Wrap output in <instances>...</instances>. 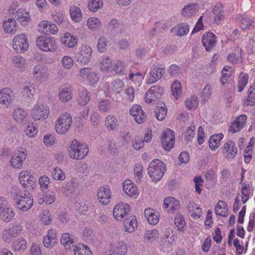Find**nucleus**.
<instances>
[{
  "instance_id": "nucleus-1",
  "label": "nucleus",
  "mask_w": 255,
  "mask_h": 255,
  "mask_svg": "<svg viewBox=\"0 0 255 255\" xmlns=\"http://www.w3.org/2000/svg\"><path fill=\"white\" fill-rule=\"evenodd\" d=\"M166 168L165 164L162 161L159 159H154L148 166V173L152 180L157 182L163 177Z\"/></svg>"
},
{
  "instance_id": "nucleus-2",
  "label": "nucleus",
  "mask_w": 255,
  "mask_h": 255,
  "mask_svg": "<svg viewBox=\"0 0 255 255\" xmlns=\"http://www.w3.org/2000/svg\"><path fill=\"white\" fill-rule=\"evenodd\" d=\"M69 155L71 158L75 159H82L86 157L89 148L86 144L81 143L76 139L72 140L69 148Z\"/></svg>"
},
{
  "instance_id": "nucleus-3",
  "label": "nucleus",
  "mask_w": 255,
  "mask_h": 255,
  "mask_svg": "<svg viewBox=\"0 0 255 255\" xmlns=\"http://www.w3.org/2000/svg\"><path fill=\"white\" fill-rule=\"evenodd\" d=\"M36 46L44 52H54L57 49V45L54 38L40 36L36 39Z\"/></svg>"
},
{
  "instance_id": "nucleus-4",
  "label": "nucleus",
  "mask_w": 255,
  "mask_h": 255,
  "mask_svg": "<svg viewBox=\"0 0 255 255\" xmlns=\"http://www.w3.org/2000/svg\"><path fill=\"white\" fill-rule=\"evenodd\" d=\"M72 123V117L68 113L61 114L55 123V129L58 134H65L69 130Z\"/></svg>"
},
{
  "instance_id": "nucleus-5",
  "label": "nucleus",
  "mask_w": 255,
  "mask_h": 255,
  "mask_svg": "<svg viewBox=\"0 0 255 255\" xmlns=\"http://www.w3.org/2000/svg\"><path fill=\"white\" fill-rule=\"evenodd\" d=\"M16 206L18 209L26 211L33 205V198L28 192H18L16 193Z\"/></svg>"
},
{
  "instance_id": "nucleus-6",
  "label": "nucleus",
  "mask_w": 255,
  "mask_h": 255,
  "mask_svg": "<svg viewBox=\"0 0 255 255\" xmlns=\"http://www.w3.org/2000/svg\"><path fill=\"white\" fill-rule=\"evenodd\" d=\"M92 53V49L90 46L82 45L75 54V60L80 64L86 65L90 61Z\"/></svg>"
},
{
  "instance_id": "nucleus-7",
  "label": "nucleus",
  "mask_w": 255,
  "mask_h": 255,
  "mask_svg": "<svg viewBox=\"0 0 255 255\" xmlns=\"http://www.w3.org/2000/svg\"><path fill=\"white\" fill-rule=\"evenodd\" d=\"M12 46L17 52H23L29 47L26 36L24 34H17L13 39Z\"/></svg>"
},
{
  "instance_id": "nucleus-8",
  "label": "nucleus",
  "mask_w": 255,
  "mask_h": 255,
  "mask_svg": "<svg viewBox=\"0 0 255 255\" xmlns=\"http://www.w3.org/2000/svg\"><path fill=\"white\" fill-rule=\"evenodd\" d=\"M49 109L43 105H35L31 111V117L34 121H43L48 116Z\"/></svg>"
},
{
  "instance_id": "nucleus-9",
  "label": "nucleus",
  "mask_w": 255,
  "mask_h": 255,
  "mask_svg": "<svg viewBox=\"0 0 255 255\" xmlns=\"http://www.w3.org/2000/svg\"><path fill=\"white\" fill-rule=\"evenodd\" d=\"M27 157L25 151L19 149L15 151L10 160V164L12 167L15 169H20L22 167L23 161Z\"/></svg>"
},
{
  "instance_id": "nucleus-10",
  "label": "nucleus",
  "mask_w": 255,
  "mask_h": 255,
  "mask_svg": "<svg viewBox=\"0 0 255 255\" xmlns=\"http://www.w3.org/2000/svg\"><path fill=\"white\" fill-rule=\"evenodd\" d=\"M32 75L36 81L42 82L48 78V69L42 64H37L33 68Z\"/></svg>"
},
{
  "instance_id": "nucleus-11",
  "label": "nucleus",
  "mask_w": 255,
  "mask_h": 255,
  "mask_svg": "<svg viewBox=\"0 0 255 255\" xmlns=\"http://www.w3.org/2000/svg\"><path fill=\"white\" fill-rule=\"evenodd\" d=\"M175 136L173 130L167 129L162 134L161 138V142L163 148L166 150L172 149L174 144Z\"/></svg>"
},
{
  "instance_id": "nucleus-12",
  "label": "nucleus",
  "mask_w": 255,
  "mask_h": 255,
  "mask_svg": "<svg viewBox=\"0 0 255 255\" xmlns=\"http://www.w3.org/2000/svg\"><path fill=\"white\" fill-rule=\"evenodd\" d=\"M22 231V227L20 224L13 226L11 228L3 230L2 238L5 242H10L12 238L16 237Z\"/></svg>"
},
{
  "instance_id": "nucleus-13",
  "label": "nucleus",
  "mask_w": 255,
  "mask_h": 255,
  "mask_svg": "<svg viewBox=\"0 0 255 255\" xmlns=\"http://www.w3.org/2000/svg\"><path fill=\"white\" fill-rule=\"evenodd\" d=\"M19 180L20 183L24 187L28 188L30 187L33 189L36 185L35 178L33 176L30 175L29 173L26 171H22L20 173Z\"/></svg>"
},
{
  "instance_id": "nucleus-14",
  "label": "nucleus",
  "mask_w": 255,
  "mask_h": 255,
  "mask_svg": "<svg viewBox=\"0 0 255 255\" xmlns=\"http://www.w3.org/2000/svg\"><path fill=\"white\" fill-rule=\"evenodd\" d=\"M237 147L232 140H228L224 144L223 148V153L226 158L233 159L237 155Z\"/></svg>"
},
{
  "instance_id": "nucleus-15",
  "label": "nucleus",
  "mask_w": 255,
  "mask_h": 255,
  "mask_svg": "<svg viewBox=\"0 0 255 255\" xmlns=\"http://www.w3.org/2000/svg\"><path fill=\"white\" fill-rule=\"evenodd\" d=\"M216 39L212 32H207L202 36V43L207 51H211L215 45Z\"/></svg>"
},
{
  "instance_id": "nucleus-16",
  "label": "nucleus",
  "mask_w": 255,
  "mask_h": 255,
  "mask_svg": "<svg viewBox=\"0 0 255 255\" xmlns=\"http://www.w3.org/2000/svg\"><path fill=\"white\" fill-rule=\"evenodd\" d=\"M129 113L138 124L143 123L145 120L146 116L139 105H133L130 108Z\"/></svg>"
},
{
  "instance_id": "nucleus-17",
  "label": "nucleus",
  "mask_w": 255,
  "mask_h": 255,
  "mask_svg": "<svg viewBox=\"0 0 255 255\" xmlns=\"http://www.w3.org/2000/svg\"><path fill=\"white\" fill-rule=\"evenodd\" d=\"M127 252L126 245L123 242H117L110 246L109 255H124Z\"/></svg>"
},
{
  "instance_id": "nucleus-18",
  "label": "nucleus",
  "mask_w": 255,
  "mask_h": 255,
  "mask_svg": "<svg viewBox=\"0 0 255 255\" xmlns=\"http://www.w3.org/2000/svg\"><path fill=\"white\" fill-rule=\"evenodd\" d=\"M97 196L102 204L103 205L108 204L111 198L110 188L107 186L101 187L98 190Z\"/></svg>"
},
{
  "instance_id": "nucleus-19",
  "label": "nucleus",
  "mask_w": 255,
  "mask_h": 255,
  "mask_svg": "<svg viewBox=\"0 0 255 255\" xmlns=\"http://www.w3.org/2000/svg\"><path fill=\"white\" fill-rule=\"evenodd\" d=\"M164 68L154 67L151 68L146 83L148 84L154 83L161 79L164 75Z\"/></svg>"
},
{
  "instance_id": "nucleus-20",
  "label": "nucleus",
  "mask_w": 255,
  "mask_h": 255,
  "mask_svg": "<svg viewBox=\"0 0 255 255\" xmlns=\"http://www.w3.org/2000/svg\"><path fill=\"white\" fill-rule=\"evenodd\" d=\"M129 211V206L128 204L117 205L113 210V215L115 219L120 220L126 216Z\"/></svg>"
},
{
  "instance_id": "nucleus-21",
  "label": "nucleus",
  "mask_w": 255,
  "mask_h": 255,
  "mask_svg": "<svg viewBox=\"0 0 255 255\" xmlns=\"http://www.w3.org/2000/svg\"><path fill=\"white\" fill-rule=\"evenodd\" d=\"M247 117L246 115H240L234 122L232 123L229 131L233 133L239 131L245 127L247 123Z\"/></svg>"
},
{
  "instance_id": "nucleus-22",
  "label": "nucleus",
  "mask_w": 255,
  "mask_h": 255,
  "mask_svg": "<svg viewBox=\"0 0 255 255\" xmlns=\"http://www.w3.org/2000/svg\"><path fill=\"white\" fill-rule=\"evenodd\" d=\"M43 242L46 248H51L57 243V234L53 229L49 230L46 236L43 238Z\"/></svg>"
},
{
  "instance_id": "nucleus-23",
  "label": "nucleus",
  "mask_w": 255,
  "mask_h": 255,
  "mask_svg": "<svg viewBox=\"0 0 255 255\" xmlns=\"http://www.w3.org/2000/svg\"><path fill=\"white\" fill-rule=\"evenodd\" d=\"M12 100V92L8 88H4L0 91V103L9 105Z\"/></svg>"
},
{
  "instance_id": "nucleus-24",
  "label": "nucleus",
  "mask_w": 255,
  "mask_h": 255,
  "mask_svg": "<svg viewBox=\"0 0 255 255\" xmlns=\"http://www.w3.org/2000/svg\"><path fill=\"white\" fill-rule=\"evenodd\" d=\"M123 190L129 196H136L138 194L136 187L134 186L131 181L126 180L123 184Z\"/></svg>"
},
{
  "instance_id": "nucleus-25",
  "label": "nucleus",
  "mask_w": 255,
  "mask_h": 255,
  "mask_svg": "<svg viewBox=\"0 0 255 255\" xmlns=\"http://www.w3.org/2000/svg\"><path fill=\"white\" fill-rule=\"evenodd\" d=\"M124 226L126 231L128 233H132L137 228V222L135 216H130L124 221Z\"/></svg>"
},
{
  "instance_id": "nucleus-26",
  "label": "nucleus",
  "mask_w": 255,
  "mask_h": 255,
  "mask_svg": "<svg viewBox=\"0 0 255 255\" xmlns=\"http://www.w3.org/2000/svg\"><path fill=\"white\" fill-rule=\"evenodd\" d=\"M61 41L65 46L72 48L77 43V39L71 35L70 33L67 32L61 38Z\"/></svg>"
},
{
  "instance_id": "nucleus-27",
  "label": "nucleus",
  "mask_w": 255,
  "mask_h": 255,
  "mask_svg": "<svg viewBox=\"0 0 255 255\" xmlns=\"http://www.w3.org/2000/svg\"><path fill=\"white\" fill-rule=\"evenodd\" d=\"M224 135L222 133L215 134L210 136L209 139V145L211 150H215L220 144L221 140L223 138Z\"/></svg>"
},
{
  "instance_id": "nucleus-28",
  "label": "nucleus",
  "mask_w": 255,
  "mask_h": 255,
  "mask_svg": "<svg viewBox=\"0 0 255 255\" xmlns=\"http://www.w3.org/2000/svg\"><path fill=\"white\" fill-rule=\"evenodd\" d=\"M228 206L223 201H219L216 205L215 213L217 216L226 217L228 215Z\"/></svg>"
},
{
  "instance_id": "nucleus-29",
  "label": "nucleus",
  "mask_w": 255,
  "mask_h": 255,
  "mask_svg": "<svg viewBox=\"0 0 255 255\" xmlns=\"http://www.w3.org/2000/svg\"><path fill=\"white\" fill-rule=\"evenodd\" d=\"M105 125L106 128L111 130L116 129L119 126L117 118L112 115H109L106 117Z\"/></svg>"
},
{
  "instance_id": "nucleus-30",
  "label": "nucleus",
  "mask_w": 255,
  "mask_h": 255,
  "mask_svg": "<svg viewBox=\"0 0 255 255\" xmlns=\"http://www.w3.org/2000/svg\"><path fill=\"white\" fill-rule=\"evenodd\" d=\"M163 207L165 209L170 208V210H177L179 208V202L175 200L174 197H169L164 200Z\"/></svg>"
},
{
  "instance_id": "nucleus-31",
  "label": "nucleus",
  "mask_w": 255,
  "mask_h": 255,
  "mask_svg": "<svg viewBox=\"0 0 255 255\" xmlns=\"http://www.w3.org/2000/svg\"><path fill=\"white\" fill-rule=\"evenodd\" d=\"M33 92L34 88L29 83L28 85H25L23 87L22 91V98L23 100L28 103L30 102L33 97Z\"/></svg>"
},
{
  "instance_id": "nucleus-32",
  "label": "nucleus",
  "mask_w": 255,
  "mask_h": 255,
  "mask_svg": "<svg viewBox=\"0 0 255 255\" xmlns=\"http://www.w3.org/2000/svg\"><path fill=\"white\" fill-rule=\"evenodd\" d=\"M144 215L150 224L155 225L158 223V216L154 213L153 209H146L144 211Z\"/></svg>"
},
{
  "instance_id": "nucleus-33",
  "label": "nucleus",
  "mask_w": 255,
  "mask_h": 255,
  "mask_svg": "<svg viewBox=\"0 0 255 255\" xmlns=\"http://www.w3.org/2000/svg\"><path fill=\"white\" fill-rule=\"evenodd\" d=\"M15 18L21 25H24L29 19V15L25 10L19 9L16 11Z\"/></svg>"
},
{
  "instance_id": "nucleus-34",
  "label": "nucleus",
  "mask_w": 255,
  "mask_h": 255,
  "mask_svg": "<svg viewBox=\"0 0 255 255\" xmlns=\"http://www.w3.org/2000/svg\"><path fill=\"white\" fill-rule=\"evenodd\" d=\"M12 247L15 251H23L27 248V242L22 238H18L12 242Z\"/></svg>"
},
{
  "instance_id": "nucleus-35",
  "label": "nucleus",
  "mask_w": 255,
  "mask_h": 255,
  "mask_svg": "<svg viewBox=\"0 0 255 255\" xmlns=\"http://www.w3.org/2000/svg\"><path fill=\"white\" fill-rule=\"evenodd\" d=\"M91 99V95L87 90L81 91L77 98L78 103L81 106H85Z\"/></svg>"
},
{
  "instance_id": "nucleus-36",
  "label": "nucleus",
  "mask_w": 255,
  "mask_h": 255,
  "mask_svg": "<svg viewBox=\"0 0 255 255\" xmlns=\"http://www.w3.org/2000/svg\"><path fill=\"white\" fill-rule=\"evenodd\" d=\"M70 16L73 20L80 22L82 19V13L80 8L77 6H72L70 8Z\"/></svg>"
},
{
  "instance_id": "nucleus-37",
  "label": "nucleus",
  "mask_w": 255,
  "mask_h": 255,
  "mask_svg": "<svg viewBox=\"0 0 255 255\" xmlns=\"http://www.w3.org/2000/svg\"><path fill=\"white\" fill-rule=\"evenodd\" d=\"M16 21L13 18H8L3 23L4 31L7 33H14L16 31Z\"/></svg>"
},
{
  "instance_id": "nucleus-38",
  "label": "nucleus",
  "mask_w": 255,
  "mask_h": 255,
  "mask_svg": "<svg viewBox=\"0 0 255 255\" xmlns=\"http://www.w3.org/2000/svg\"><path fill=\"white\" fill-rule=\"evenodd\" d=\"M87 25L90 29L94 30L101 27L102 22L98 17H91L88 19Z\"/></svg>"
},
{
  "instance_id": "nucleus-39",
  "label": "nucleus",
  "mask_w": 255,
  "mask_h": 255,
  "mask_svg": "<svg viewBox=\"0 0 255 255\" xmlns=\"http://www.w3.org/2000/svg\"><path fill=\"white\" fill-rule=\"evenodd\" d=\"M59 97L62 102H66L70 100L72 97L71 88L69 87L64 88L62 91L59 92Z\"/></svg>"
},
{
  "instance_id": "nucleus-40",
  "label": "nucleus",
  "mask_w": 255,
  "mask_h": 255,
  "mask_svg": "<svg viewBox=\"0 0 255 255\" xmlns=\"http://www.w3.org/2000/svg\"><path fill=\"white\" fill-rule=\"evenodd\" d=\"M185 105L189 110H195L198 106V98L196 96L188 98L185 101Z\"/></svg>"
},
{
  "instance_id": "nucleus-41",
  "label": "nucleus",
  "mask_w": 255,
  "mask_h": 255,
  "mask_svg": "<svg viewBox=\"0 0 255 255\" xmlns=\"http://www.w3.org/2000/svg\"><path fill=\"white\" fill-rule=\"evenodd\" d=\"M155 115L156 119L159 121H162L167 114V108L165 105L157 106L155 109Z\"/></svg>"
},
{
  "instance_id": "nucleus-42",
  "label": "nucleus",
  "mask_w": 255,
  "mask_h": 255,
  "mask_svg": "<svg viewBox=\"0 0 255 255\" xmlns=\"http://www.w3.org/2000/svg\"><path fill=\"white\" fill-rule=\"evenodd\" d=\"M158 236V232L156 230H147L144 235L145 242L151 243L155 241Z\"/></svg>"
},
{
  "instance_id": "nucleus-43",
  "label": "nucleus",
  "mask_w": 255,
  "mask_h": 255,
  "mask_svg": "<svg viewBox=\"0 0 255 255\" xmlns=\"http://www.w3.org/2000/svg\"><path fill=\"white\" fill-rule=\"evenodd\" d=\"M103 5V2L102 0H90L88 4L89 9L93 12L97 11L101 8Z\"/></svg>"
},
{
  "instance_id": "nucleus-44",
  "label": "nucleus",
  "mask_w": 255,
  "mask_h": 255,
  "mask_svg": "<svg viewBox=\"0 0 255 255\" xmlns=\"http://www.w3.org/2000/svg\"><path fill=\"white\" fill-rule=\"evenodd\" d=\"M185 224L183 216L181 214H177L174 219V225L177 230L183 232Z\"/></svg>"
},
{
  "instance_id": "nucleus-45",
  "label": "nucleus",
  "mask_w": 255,
  "mask_h": 255,
  "mask_svg": "<svg viewBox=\"0 0 255 255\" xmlns=\"http://www.w3.org/2000/svg\"><path fill=\"white\" fill-rule=\"evenodd\" d=\"M247 101L250 103L246 104L247 106H254L255 105V83H254L249 88L248 92Z\"/></svg>"
},
{
  "instance_id": "nucleus-46",
  "label": "nucleus",
  "mask_w": 255,
  "mask_h": 255,
  "mask_svg": "<svg viewBox=\"0 0 255 255\" xmlns=\"http://www.w3.org/2000/svg\"><path fill=\"white\" fill-rule=\"evenodd\" d=\"M14 216V213L11 208L8 206L2 212L0 218L5 222H10Z\"/></svg>"
},
{
  "instance_id": "nucleus-47",
  "label": "nucleus",
  "mask_w": 255,
  "mask_h": 255,
  "mask_svg": "<svg viewBox=\"0 0 255 255\" xmlns=\"http://www.w3.org/2000/svg\"><path fill=\"white\" fill-rule=\"evenodd\" d=\"M12 115L17 122H20L26 117L27 114L22 109L18 108L14 110Z\"/></svg>"
},
{
  "instance_id": "nucleus-48",
  "label": "nucleus",
  "mask_w": 255,
  "mask_h": 255,
  "mask_svg": "<svg viewBox=\"0 0 255 255\" xmlns=\"http://www.w3.org/2000/svg\"><path fill=\"white\" fill-rule=\"evenodd\" d=\"M173 96L176 99H178L181 95V85L178 81H175L171 86Z\"/></svg>"
},
{
  "instance_id": "nucleus-49",
  "label": "nucleus",
  "mask_w": 255,
  "mask_h": 255,
  "mask_svg": "<svg viewBox=\"0 0 255 255\" xmlns=\"http://www.w3.org/2000/svg\"><path fill=\"white\" fill-rule=\"evenodd\" d=\"M124 84L119 79L115 80L112 83V92L113 94H119L123 89Z\"/></svg>"
},
{
  "instance_id": "nucleus-50",
  "label": "nucleus",
  "mask_w": 255,
  "mask_h": 255,
  "mask_svg": "<svg viewBox=\"0 0 255 255\" xmlns=\"http://www.w3.org/2000/svg\"><path fill=\"white\" fill-rule=\"evenodd\" d=\"M194 6L192 3L186 5L183 8L181 14L185 17H190L195 13Z\"/></svg>"
},
{
  "instance_id": "nucleus-51",
  "label": "nucleus",
  "mask_w": 255,
  "mask_h": 255,
  "mask_svg": "<svg viewBox=\"0 0 255 255\" xmlns=\"http://www.w3.org/2000/svg\"><path fill=\"white\" fill-rule=\"evenodd\" d=\"M99 110L103 113L109 112L111 108V104L109 100H102L98 104Z\"/></svg>"
},
{
  "instance_id": "nucleus-52",
  "label": "nucleus",
  "mask_w": 255,
  "mask_h": 255,
  "mask_svg": "<svg viewBox=\"0 0 255 255\" xmlns=\"http://www.w3.org/2000/svg\"><path fill=\"white\" fill-rule=\"evenodd\" d=\"M63 188L64 191L68 194L69 193H71L75 191L76 189L77 188V184L75 180L73 179L71 180L70 182H68Z\"/></svg>"
},
{
  "instance_id": "nucleus-53",
  "label": "nucleus",
  "mask_w": 255,
  "mask_h": 255,
  "mask_svg": "<svg viewBox=\"0 0 255 255\" xmlns=\"http://www.w3.org/2000/svg\"><path fill=\"white\" fill-rule=\"evenodd\" d=\"M163 89L162 88L158 85L152 86L147 91V95L149 94L154 95L156 98H159L163 93Z\"/></svg>"
},
{
  "instance_id": "nucleus-54",
  "label": "nucleus",
  "mask_w": 255,
  "mask_h": 255,
  "mask_svg": "<svg viewBox=\"0 0 255 255\" xmlns=\"http://www.w3.org/2000/svg\"><path fill=\"white\" fill-rule=\"evenodd\" d=\"M212 88L210 85H207L203 89L202 92V101L205 103L207 101L211 95Z\"/></svg>"
},
{
  "instance_id": "nucleus-55",
  "label": "nucleus",
  "mask_w": 255,
  "mask_h": 255,
  "mask_svg": "<svg viewBox=\"0 0 255 255\" xmlns=\"http://www.w3.org/2000/svg\"><path fill=\"white\" fill-rule=\"evenodd\" d=\"M126 69V64L121 61H118L115 63L113 70L117 74L124 75L125 74Z\"/></svg>"
},
{
  "instance_id": "nucleus-56",
  "label": "nucleus",
  "mask_w": 255,
  "mask_h": 255,
  "mask_svg": "<svg viewBox=\"0 0 255 255\" xmlns=\"http://www.w3.org/2000/svg\"><path fill=\"white\" fill-rule=\"evenodd\" d=\"M39 184L42 191H46L50 184L49 178L46 175L41 176L39 179Z\"/></svg>"
},
{
  "instance_id": "nucleus-57",
  "label": "nucleus",
  "mask_w": 255,
  "mask_h": 255,
  "mask_svg": "<svg viewBox=\"0 0 255 255\" xmlns=\"http://www.w3.org/2000/svg\"><path fill=\"white\" fill-rule=\"evenodd\" d=\"M62 66L66 69H70L74 64L73 60L69 56H64L61 60Z\"/></svg>"
},
{
  "instance_id": "nucleus-58",
  "label": "nucleus",
  "mask_w": 255,
  "mask_h": 255,
  "mask_svg": "<svg viewBox=\"0 0 255 255\" xmlns=\"http://www.w3.org/2000/svg\"><path fill=\"white\" fill-rule=\"evenodd\" d=\"M52 175L55 180H64L65 178L64 173L58 167H56L53 169Z\"/></svg>"
},
{
  "instance_id": "nucleus-59",
  "label": "nucleus",
  "mask_w": 255,
  "mask_h": 255,
  "mask_svg": "<svg viewBox=\"0 0 255 255\" xmlns=\"http://www.w3.org/2000/svg\"><path fill=\"white\" fill-rule=\"evenodd\" d=\"M107 38L104 36H101L98 40L97 44L98 50L101 53L104 52L107 46Z\"/></svg>"
},
{
  "instance_id": "nucleus-60",
  "label": "nucleus",
  "mask_w": 255,
  "mask_h": 255,
  "mask_svg": "<svg viewBox=\"0 0 255 255\" xmlns=\"http://www.w3.org/2000/svg\"><path fill=\"white\" fill-rule=\"evenodd\" d=\"M178 30L177 34L178 36H182L186 34L189 31V25L187 24L182 23L177 25Z\"/></svg>"
},
{
  "instance_id": "nucleus-61",
  "label": "nucleus",
  "mask_w": 255,
  "mask_h": 255,
  "mask_svg": "<svg viewBox=\"0 0 255 255\" xmlns=\"http://www.w3.org/2000/svg\"><path fill=\"white\" fill-rule=\"evenodd\" d=\"M74 254L75 255H93L89 248L87 246H84L82 249L75 247Z\"/></svg>"
},
{
  "instance_id": "nucleus-62",
  "label": "nucleus",
  "mask_w": 255,
  "mask_h": 255,
  "mask_svg": "<svg viewBox=\"0 0 255 255\" xmlns=\"http://www.w3.org/2000/svg\"><path fill=\"white\" fill-rule=\"evenodd\" d=\"M248 81V75H244L240 76L238 84V92H241L243 91Z\"/></svg>"
},
{
  "instance_id": "nucleus-63",
  "label": "nucleus",
  "mask_w": 255,
  "mask_h": 255,
  "mask_svg": "<svg viewBox=\"0 0 255 255\" xmlns=\"http://www.w3.org/2000/svg\"><path fill=\"white\" fill-rule=\"evenodd\" d=\"M61 243L64 246L73 244L74 241L72 236H70L68 233L63 234L61 238Z\"/></svg>"
},
{
  "instance_id": "nucleus-64",
  "label": "nucleus",
  "mask_w": 255,
  "mask_h": 255,
  "mask_svg": "<svg viewBox=\"0 0 255 255\" xmlns=\"http://www.w3.org/2000/svg\"><path fill=\"white\" fill-rule=\"evenodd\" d=\"M41 219L43 224L45 225L50 224L52 221V218L50 212L47 210H44L42 213Z\"/></svg>"
}]
</instances>
